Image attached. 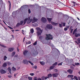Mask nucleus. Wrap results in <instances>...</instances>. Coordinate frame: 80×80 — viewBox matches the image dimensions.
I'll return each mask as SVG.
<instances>
[{
    "label": "nucleus",
    "instance_id": "f257e3e1",
    "mask_svg": "<svg viewBox=\"0 0 80 80\" xmlns=\"http://www.w3.org/2000/svg\"><path fill=\"white\" fill-rule=\"evenodd\" d=\"M53 38L51 34H46L45 39L46 40H53Z\"/></svg>",
    "mask_w": 80,
    "mask_h": 80
},
{
    "label": "nucleus",
    "instance_id": "f03ea898",
    "mask_svg": "<svg viewBox=\"0 0 80 80\" xmlns=\"http://www.w3.org/2000/svg\"><path fill=\"white\" fill-rule=\"evenodd\" d=\"M77 28H76L74 30L72 33L73 35H74L75 37H80V33H77Z\"/></svg>",
    "mask_w": 80,
    "mask_h": 80
},
{
    "label": "nucleus",
    "instance_id": "7ed1b4c3",
    "mask_svg": "<svg viewBox=\"0 0 80 80\" xmlns=\"http://www.w3.org/2000/svg\"><path fill=\"white\" fill-rule=\"evenodd\" d=\"M36 29L37 30V31H38L37 33L38 35H40L42 33V30H41V29H40V28H37Z\"/></svg>",
    "mask_w": 80,
    "mask_h": 80
},
{
    "label": "nucleus",
    "instance_id": "20e7f679",
    "mask_svg": "<svg viewBox=\"0 0 80 80\" xmlns=\"http://www.w3.org/2000/svg\"><path fill=\"white\" fill-rule=\"evenodd\" d=\"M46 28L49 30H52L53 28V26L51 24H47L46 26Z\"/></svg>",
    "mask_w": 80,
    "mask_h": 80
},
{
    "label": "nucleus",
    "instance_id": "39448f33",
    "mask_svg": "<svg viewBox=\"0 0 80 80\" xmlns=\"http://www.w3.org/2000/svg\"><path fill=\"white\" fill-rule=\"evenodd\" d=\"M41 21L42 23H45L47 22V19L45 18L42 17L41 18Z\"/></svg>",
    "mask_w": 80,
    "mask_h": 80
},
{
    "label": "nucleus",
    "instance_id": "423d86ee",
    "mask_svg": "<svg viewBox=\"0 0 80 80\" xmlns=\"http://www.w3.org/2000/svg\"><path fill=\"white\" fill-rule=\"evenodd\" d=\"M6 72V71L3 69H1L0 70V73L1 74H5Z\"/></svg>",
    "mask_w": 80,
    "mask_h": 80
},
{
    "label": "nucleus",
    "instance_id": "0eeeda50",
    "mask_svg": "<svg viewBox=\"0 0 80 80\" xmlns=\"http://www.w3.org/2000/svg\"><path fill=\"white\" fill-rule=\"evenodd\" d=\"M52 77V75L51 73H49L48 75V77L47 76L45 77V80H46L47 78H50Z\"/></svg>",
    "mask_w": 80,
    "mask_h": 80
},
{
    "label": "nucleus",
    "instance_id": "6e6552de",
    "mask_svg": "<svg viewBox=\"0 0 80 80\" xmlns=\"http://www.w3.org/2000/svg\"><path fill=\"white\" fill-rule=\"evenodd\" d=\"M38 20V19L36 18L35 17H34L33 19H32V23H33L35 22H36Z\"/></svg>",
    "mask_w": 80,
    "mask_h": 80
},
{
    "label": "nucleus",
    "instance_id": "1a4fd4ad",
    "mask_svg": "<svg viewBox=\"0 0 80 80\" xmlns=\"http://www.w3.org/2000/svg\"><path fill=\"white\" fill-rule=\"evenodd\" d=\"M67 72L70 74H72V73H73V71L71 69H69L67 70Z\"/></svg>",
    "mask_w": 80,
    "mask_h": 80
},
{
    "label": "nucleus",
    "instance_id": "9d476101",
    "mask_svg": "<svg viewBox=\"0 0 80 80\" xmlns=\"http://www.w3.org/2000/svg\"><path fill=\"white\" fill-rule=\"evenodd\" d=\"M32 22V19H31L30 18H28V20L27 23L28 24H29V23H30V22Z\"/></svg>",
    "mask_w": 80,
    "mask_h": 80
},
{
    "label": "nucleus",
    "instance_id": "9b49d317",
    "mask_svg": "<svg viewBox=\"0 0 80 80\" xmlns=\"http://www.w3.org/2000/svg\"><path fill=\"white\" fill-rule=\"evenodd\" d=\"M23 62L26 65H28V60L26 59L23 60Z\"/></svg>",
    "mask_w": 80,
    "mask_h": 80
},
{
    "label": "nucleus",
    "instance_id": "f8f14e48",
    "mask_svg": "<svg viewBox=\"0 0 80 80\" xmlns=\"http://www.w3.org/2000/svg\"><path fill=\"white\" fill-rule=\"evenodd\" d=\"M58 75V73H55L52 74V76L53 77H57Z\"/></svg>",
    "mask_w": 80,
    "mask_h": 80
},
{
    "label": "nucleus",
    "instance_id": "ddd939ff",
    "mask_svg": "<svg viewBox=\"0 0 80 80\" xmlns=\"http://www.w3.org/2000/svg\"><path fill=\"white\" fill-rule=\"evenodd\" d=\"M51 23L52 25L54 26H58V23H56L53 22H51Z\"/></svg>",
    "mask_w": 80,
    "mask_h": 80
},
{
    "label": "nucleus",
    "instance_id": "4468645a",
    "mask_svg": "<svg viewBox=\"0 0 80 80\" xmlns=\"http://www.w3.org/2000/svg\"><path fill=\"white\" fill-rule=\"evenodd\" d=\"M28 52V50H25L23 52V54L24 55H27V53Z\"/></svg>",
    "mask_w": 80,
    "mask_h": 80
},
{
    "label": "nucleus",
    "instance_id": "2eb2a0df",
    "mask_svg": "<svg viewBox=\"0 0 80 80\" xmlns=\"http://www.w3.org/2000/svg\"><path fill=\"white\" fill-rule=\"evenodd\" d=\"M14 50V48H9L8 49V51L9 52H13Z\"/></svg>",
    "mask_w": 80,
    "mask_h": 80
},
{
    "label": "nucleus",
    "instance_id": "dca6fc26",
    "mask_svg": "<svg viewBox=\"0 0 80 80\" xmlns=\"http://www.w3.org/2000/svg\"><path fill=\"white\" fill-rule=\"evenodd\" d=\"M27 21H28V18H26L24 20L23 25H25V23H27Z\"/></svg>",
    "mask_w": 80,
    "mask_h": 80
},
{
    "label": "nucleus",
    "instance_id": "f3484780",
    "mask_svg": "<svg viewBox=\"0 0 80 80\" xmlns=\"http://www.w3.org/2000/svg\"><path fill=\"white\" fill-rule=\"evenodd\" d=\"M68 78H73V75H68L67 76Z\"/></svg>",
    "mask_w": 80,
    "mask_h": 80
},
{
    "label": "nucleus",
    "instance_id": "a211bd4d",
    "mask_svg": "<svg viewBox=\"0 0 80 80\" xmlns=\"http://www.w3.org/2000/svg\"><path fill=\"white\" fill-rule=\"evenodd\" d=\"M8 71H9V73L10 74H12V72H11V68H10V67H9L8 69Z\"/></svg>",
    "mask_w": 80,
    "mask_h": 80
},
{
    "label": "nucleus",
    "instance_id": "6ab92c4d",
    "mask_svg": "<svg viewBox=\"0 0 80 80\" xmlns=\"http://www.w3.org/2000/svg\"><path fill=\"white\" fill-rule=\"evenodd\" d=\"M72 3H73V4H74L73 5V6H74V7H75V5H77V3L76 2L74 1H72Z\"/></svg>",
    "mask_w": 80,
    "mask_h": 80
},
{
    "label": "nucleus",
    "instance_id": "aec40b11",
    "mask_svg": "<svg viewBox=\"0 0 80 80\" xmlns=\"http://www.w3.org/2000/svg\"><path fill=\"white\" fill-rule=\"evenodd\" d=\"M32 26H33L34 27H37L38 26V24L36 23H34V24H32Z\"/></svg>",
    "mask_w": 80,
    "mask_h": 80
},
{
    "label": "nucleus",
    "instance_id": "412c9836",
    "mask_svg": "<svg viewBox=\"0 0 80 80\" xmlns=\"http://www.w3.org/2000/svg\"><path fill=\"white\" fill-rule=\"evenodd\" d=\"M7 63L6 62H4L2 65V67H6L7 66Z\"/></svg>",
    "mask_w": 80,
    "mask_h": 80
},
{
    "label": "nucleus",
    "instance_id": "4be33fe9",
    "mask_svg": "<svg viewBox=\"0 0 80 80\" xmlns=\"http://www.w3.org/2000/svg\"><path fill=\"white\" fill-rule=\"evenodd\" d=\"M30 32L31 33H33V32H34V30L33 28H32L30 30Z\"/></svg>",
    "mask_w": 80,
    "mask_h": 80
},
{
    "label": "nucleus",
    "instance_id": "5701e85b",
    "mask_svg": "<svg viewBox=\"0 0 80 80\" xmlns=\"http://www.w3.org/2000/svg\"><path fill=\"white\" fill-rule=\"evenodd\" d=\"M55 67L54 66H52L50 67V70H52V69L54 68Z\"/></svg>",
    "mask_w": 80,
    "mask_h": 80
},
{
    "label": "nucleus",
    "instance_id": "b1692460",
    "mask_svg": "<svg viewBox=\"0 0 80 80\" xmlns=\"http://www.w3.org/2000/svg\"><path fill=\"white\" fill-rule=\"evenodd\" d=\"M40 63L42 65H44L45 63L44 62H40Z\"/></svg>",
    "mask_w": 80,
    "mask_h": 80
},
{
    "label": "nucleus",
    "instance_id": "393cba45",
    "mask_svg": "<svg viewBox=\"0 0 80 80\" xmlns=\"http://www.w3.org/2000/svg\"><path fill=\"white\" fill-rule=\"evenodd\" d=\"M20 25H21V24H20V23L18 22L17 24L16 27H19Z\"/></svg>",
    "mask_w": 80,
    "mask_h": 80
},
{
    "label": "nucleus",
    "instance_id": "a878e982",
    "mask_svg": "<svg viewBox=\"0 0 80 80\" xmlns=\"http://www.w3.org/2000/svg\"><path fill=\"white\" fill-rule=\"evenodd\" d=\"M8 2L9 3V10H10V8H11V2H10V1H8Z\"/></svg>",
    "mask_w": 80,
    "mask_h": 80
},
{
    "label": "nucleus",
    "instance_id": "bb28decb",
    "mask_svg": "<svg viewBox=\"0 0 80 80\" xmlns=\"http://www.w3.org/2000/svg\"><path fill=\"white\" fill-rule=\"evenodd\" d=\"M7 58H8L6 56H4L3 60L4 61H5V60H7Z\"/></svg>",
    "mask_w": 80,
    "mask_h": 80
},
{
    "label": "nucleus",
    "instance_id": "cd10ccee",
    "mask_svg": "<svg viewBox=\"0 0 80 80\" xmlns=\"http://www.w3.org/2000/svg\"><path fill=\"white\" fill-rule=\"evenodd\" d=\"M77 41L78 43H80V38H78L77 40Z\"/></svg>",
    "mask_w": 80,
    "mask_h": 80
},
{
    "label": "nucleus",
    "instance_id": "c85d7f7f",
    "mask_svg": "<svg viewBox=\"0 0 80 80\" xmlns=\"http://www.w3.org/2000/svg\"><path fill=\"white\" fill-rule=\"evenodd\" d=\"M74 64L75 65H76V66H78L79 65H80V63L78 62H75Z\"/></svg>",
    "mask_w": 80,
    "mask_h": 80
},
{
    "label": "nucleus",
    "instance_id": "c756f323",
    "mask_svg": "<svg viewBox=\"0 0 80 80\" xmlns=\"http://www.w3.org/2000/svg\"><path fill=\"white\" fill-rule=\"evenodd\" d=\"M48 20V22H51L52 19V18H47Z\"/></svg>",
    "mask_w": 80,
    "mask_h": 80
},
{
    "label": "nucleus",
    "instance_id": "7c9ffc66",
    "mask_svg": "<svg viewBox=\"0 0 80 80\" xmlns=\"http://www.w3.org/2000/svg\"><path fill=\"white\" fill-rule=\"evenodd\" d=\"M15 55V52H12V57H13V56H14V55Z\"/></svg>",
    "mask_w": 80,
    "mask_h": 80
},
{
    "label": "nucleus",
    "instance_id": "2f4dec72",
    "mask_svg": "<svg viewBox=\"0 0 80 80\" xmlns=\"http://www.w3.org/2000/svg\"><path fill=\"white\" fill-rule=\"evenodd\" d=\"M57 64H58V63L57 62H55L52 64V65L53 66H56Z\"/></svg>",
    "mask_w": 80,
    "mask_h": 80
},
{
    "label": "nucleus",
    "instance_id": "473e14b6",
    "mask_svg": "<svg viewBox=\"0 0 80 80\" xmlns=\"http://www.w3.org/2000/svg\"><path fill=\"white\" fill-rule=\"evenodd\" d=\"M70 68L72 70H74L75 69V68H74V67L72 66H70Z\"/></svg>",
    "mask_w": 80,
    "mask_h": 80
},
{
    "label": "nucleus",
    "instance_id": "72a5a7b5",
    "mask_svg": "<svg viewBox=\"0 0 80 80\" xmlns=\"http://www.w3.org/2000/svg\"><path fill=\"white\" fill-rule=\"evenodd\" d=\"M12 70H13V71H15V70H16V68H14V67H12Z\"/></svg>",
    "mask_w": 80,
    "mask_h": 80
},
{
    "label": "nucleus",
    "instance_id": "f704fd0d",
    "mask_svg": "<svg viewBox=\"0 0 80 80\" xmlns=\"http://www.w3.org/2000/svg\"><path fill=\"white\" fill-rule=\"evenodd\" d=\"M28 62H29V63H30L32 65H33V63L32 62H31V61H28Z\"/></svg>",
    "mask_w": 80,
    "mask_h": 80
},
{
    "label": "nucleus",
    "instance_id": "c9c22d12",
    "mask_svg": "<svg viewBox=\"0 0 80 80\" xmlns=\"http://www.w3.org/2000/svg\"><path fill=\"white\" fill-rule=\"evenodd\" d=\"M26 43L27 45H28V44H31V42L28 41V42H26Z\"/></svg>",
    "mask_w": 80,
    "mask_h": 80
},
{
    "label": "nucleus",
    "instance_id": "e433bc0d",
    "mask_svg": "<svg viewBox=\"0 0 80 80\" xmlns=\"http://www.w3.org/2000/svg\"><path fill=\"white\" fill-rule=\"evenodd\" d=\"M74 79H75V80H78V78H77V77L76 76H74Z\"/></svg>",
    "mask_w": 80,
    "mask_h": 80
},
{
    "label": "nucleus",
    "instance_id": "4c0bfd02",
    "mask_svg": "<svg viewBox=\"0 0 80 80\" xmlns=\"http://www.w3.org/2000/svg\"><path fill=\"white\" fill-rule=\"evenodd\" d=\"M23 23V20H22L20 21V22L19 23L21 25H22Z\"/></svg>",
    "mask_w": 80,
    "mask_h": 80
},
{
    "label": "nucleus",
    "instance_id": "58836bf2",
    "mask_svg": "<svg viewBox=\"0 0 80 80\" xmlns=\"http://www.w3.org/2000/svg\"><path fill=\"white\" fill-rule=\"evenodd\" d=\"M0 45L2 47H4V48H6V46H5V45H4L0 44Z\"/></svg>",
    "mask_w": 80,
    "mask_h": 80
},
{
    "label": "nucleus",
    "instance_id": "ea45409f",
    "mask_svg": "<svg viewBox=\"0 0 80 80\" xmlns=\"http://www.w3.org/2000/svg\"><path fill=\"white\" fill-rule=\"evenodd\" d=\"M28 79L29 80H32V78L30 77H28Z\"/></svg>",
    "mask_w": 80,
    "mask_h": 80
},
{
    "label": "nucleus",
    "instance_id": "a19ab883",
    "mask_svg": "<svg viewBox=\"0 0 80 80\" xmlns=\"http://www.w3.org/2000/svg\"><path fill=\"white\" fill-rule=\"evenodd\" d=\"M6 64H7V65H11V63H10V62H7Z\"/></svg>",
    "mask_w": 80,
    "mask_h": 80
},
{
    "label": "nucleus",
    "instance_id": "79ce46f5",
    "mask_svg": "<svg viewBox=\"0 0 80 80\" xmlns=\"http://www.w3.org/2000/svg\"><path fill=\"white\" fill-rule=\"evenodd\" d=\"M59 27L60 28H62V24L59 23Z\"/></svg>",
    "mask_w": 80,
    "mask_h": 80
},
{
    "label": "nucleus",
    "instance_id": "37998d69",
    "mask_svg": "<svg viewBox=\"0 0 80 80\" xmlns=\"http://www.w3.org/2000/svg\"><path fill=\"white\" fill-rule=\"evenodd\" d=\"M38 80V78H37V77H35L33 78V80Z\"/></svg>",
    "mask_w": 80,
    "mask_h": 80
},
{
    "label": "nucleus",
    "instance_id": "c03bdc74",
    "mask_svg": "<svg viewBox=\"0 0 80 80\" xmlns=\"http://www.w3.org/2000/svg\"><path fill=\"white\" fill-rule=\"evenodd\" d=\"M41 79H42V80H43L45 79V77H44V76H43L41 78Z\"/></svg>",
    "mask_w": 80,
    "mask_h": 80
},
{
    "label": "nucleus",
    "instance_id": "a18cd8bd",
    "mask_svg": "<svg viewBox=\"0 0 80 80\" xmlns=\"http://www.w3.org/2000/svg\"><path fill=\"white\" fill-rule=\"evenodd\" d=\"M37 44V42L36 41L33 43V45H36Z\"/></svg>",
    "mask_w": 80,
    "mask_h": 80
},
{
    "label": "nucleus",
    "instance_id": "49530a36",
    "mask_svg": "<svg viewBox=\"0 0 80 80\" xmlns=\"http://www.w3.org/2000/svg\"><path fill=\"white\" fill-rule=\"evenodd\" d=\"M8 77L9 78H11L12 77V76H11V75H9L8 76Z\"/></svg>",
    "mask_w": 80,
    "mask_h": 80
},
{
    "label": "nucleus",
    "instance_id": "de8ad7c7",
    "mask_svg": "<svg viewBox=\"0 0 80 80\" xmlns=\"http://www.w3.org/2000/svg\"><path fill=\"white\" fill-rule=\"evenodd\" d=\"M64 31H67V30H68V29L67 28H65L64 29Z\"/></svg>",
    "mask_w": 80,
    "mask_h": 80
},
{
    "label": "nucleus",
    "instance_id": "09e8293b",
    "mask_svg": "<svg viewBox=\"0 0 80 80\" xmlns=\"http://www.w3.org/2000/svg\"><path fill=\"white\" fill-rule=\"evenodd\" d=\"M33 68H35V69H37V66H34L33 67Z\"/></svg>",
    "mask_w": 80,
    "mask_h": 80
},
{
    "label": "nucleus",
    "instance_id": "8fccbe9b",
    "mask_svg": "<svg viewBox=\"0 0 80 80\" xmlns=\"http://www.w3.org/2000/svg\"><path fill=\"white\" fill-rule=\"evenodd\" d=\"M30 75L31 76H33L34 75V73H30Z\"/></svg>",
    "mask_w": 80,
    "mask_h": 80
},
{
    "label": "nucleus",
    "instance_id": "3c124183",
    "mask_svg": "<svg viewBox=\"0 0 80 80\" xmlns=\"http://www.w3.org/2000/svg\"><path fill=\"white\" fill-rule=\"evenodd\" d=\"M62 63H63V62H61L60 63H59L58 64V65L59 66V65H62Z\"/></svg>",
    "mask_w": 80,
    "mask_h": 80
},
{
    "label": "nucleus",
    "instance_id": "603ef678",
    "mask_svg": "<svg viewBox=\"0 0 80 80\" xmlns=\"http://www.w3.org/2000/svg\"><path fill=\"white\" fill-rule=\"evenodd\" d=\"M43 38V37L42 36H39V38L40 40H42V38Z\"/></svg>",
    "mask_w": 80,
    "mask_h": 80
},
{
    "label": "nucleus",
    "instance_id": "864d4df0",
    "mask_svg": "<svg viewBox=\"0 0 80 80\" xmlns=\"http://www.w3.org/2000/svg\"><path fill=\"white\" fill-rule=\"evenodd\" d=\"M28 12L29 13H31V11H30V9H28Z\"/></svg>",
    "mask_w": 80,
    "mask_h": 80
},
{
    "label": "nucleus",
    "instance_id": "5fc2aeb1",
    "mask_svg": "<svg viewBox=\"0 0 80 80\" xmlns=\"http://www.w3.org/2000/svg\"><path fill=\"white\" fill-rule=\"evenodd\" d=\"M62 26H63V27H65V23L64 22H63L62 23Z\"/></svg>",
    "mask_w": 80,
    "mask_h": 80
},
{
    "label": "nucleus",
    "instance_id": "6e6d98bb",
    "mask_svg": "<svg viewBox=\"0 0 80 80\" xmlns=\"http://www.w3.org/2000/svg\"><path fill=\"white\" fill-rule=\"evenodd\" d=\"M54 72H58V70L57 69H55Z\"/></svg>",
    "mask_w": 80,
    "mask_h": 80
},
{
    "label": "nucleus",
    "instance_id": "4d7b16f0",
    "mask_svg": "<svg viewBox=\"0 0 80 80\" xmlns=\"http://www.w3.org/2000/svg\"><path fill=\"white\" fill-rule=\"evenodd\" d=\"M8 28H10V29H11L12 30H13V28L9 26H8Z\"/></svg>",
    "mask_w": 80,
    "mask_h": 80
},
{
    "label": "nucleus",
    "instance_id": "13d9d810",
    "mask_svg": "<svg viewBox=\"0 0 80 80\" xmlns=\"http://www.w3.org/2000/svg\"><path fill=\"white\" fill-rule=\"evenodd\" d=\"M71 32L70 33H72V32H73V29H71Z\"/></svg>",
    "mask_w": 80,
    "mask_h": 80
},
{
    "label": "nucleus",
    "instance_id": "bf43d9fd",
    "mask_svg": "<svg viewBox=\"0 0 80 80\" xmlns=\"http://www.w3.org/2000/svg\"><path fill=\"white\" fill-rule=\"evenodd\" d=\"M17 51L18 52H19V49H18V47H17Z\"/></svg>",
    "mask_w": 80,
    "mask_h": 80
},
{
    "label": "nucleus",
    "instance_id": "052dcab7",
    "mask_svg": "<svg viewBox=\"0 0 80 80\" xmlns=\"http://www.w3.org/2000/svg\"><path fill=\"white\" fill-rule=\"evenodd\" d=\"M25 37H24V38H23V41H22L23 42H25Z\"/></svg>",
    "mask_w": 80,
    "mask_h": 80
},
{
    "label": "nucleus",
    "instance_id": "680f3d73",
    "mask_svg": "<svg viewBox=\"0 0 80 80\" xmlns=\"http://www.w3.org/2000/svg\"><path fill=\"white\" fill-rule=\"evenodd\" d=\"M38 80H42L41 78H38Z\"/></svg>",
    "mask_w": 80,
    "mask_h": 80
},
{
    "label": "nucleus",
    "instance_id": "e2e57ef3",
    "mask_svg": "<svg viewBox=\"0 0 80 80\" xmlns=\"http://www.w3.org/2000/svg\"><path fill=\"white\" fill-rule=\"evenodd\" d=\"M72 26H71V27H70V30H72Z\"/></svg>",
    "mask_w": 80,
    "mask_h": 80
},
{
    "label": "nucleus",
    "instance_id": "0e129e2a",
    "mask_svg": "<svg viewBox=\"0 0 80 80\" xmlns=\"http://www.w3.org/2000/svg\"><path fill=\"white\" fill-rule=\"evenodd\" d=\"M75 80V78H71L70 80Z\"/></svg>",
    "mask_w": 80,
    "mask_h": 80
},
{
    "label": "nucleus",
    "instance_id": "69168bd1",
    "mask_svg": "<svg viewBox=\"0 0 80 80\" xmlns=\"http://www.w3.org/2000/svg\"><path fill=\"white\" fill-rule=\"evenodd\" d=\"M72 66H73V67H75V64H72Z\"/></svg>",
    "mask_w": 80,
    "mask_h": 80
},
{
    "label": "nucleus",
    "instance_id": "338daca9",
    "mask_svg": "<svg viewBox=\"0 0 80 80\" xmlns=\"http://www.w3.org/2000/svg\"><path fill=\"white\" fill-rule=\"evenodd\" d=\"M15 57H18V55H16L15 56Z\"/></svg>",
    "mask_w": 80,
    "mask_h": 80
},
{
    "label": "nucleus",
    "instance_id": "774afa93",
    "mask_svg": "<svg viewBox=\"0 0 80 80\" xmlns=\"http://www.w3.org/2000/svg\"><path fill=\"white\" fill-rule=\"evenodd\" d=\"M78 80H80V77H78Z\"/></svg>",
    "mask_w": 80,
    "mask_h": 80
}]
</instances>
